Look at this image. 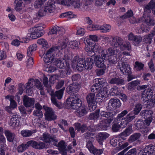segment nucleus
I'll use <instances>...</instances> for the list:
<instances>
[{
    "mask_svg": "<svg viewBox=\"0 0 155 155\" xmlns=\"http://www.w3.org/2000/svg\"><path fill=\"white\" fill-rule=\"evenodd\" d=\"M142 108V106L141 104H137L135 106L134 109V114L137 115L141 110Z\"/></svg>",
    "mask_w": 155,
    "mask_h": 155,
    "instance_id": "nucleus-58",
    "label": "nucleus"
},
{
    "mask_svg": "<svg viewBox=\"0 0 155 155\" xmlns=\"http://www.w3.org/2000/svg\"><path fill=\"white\" fill-rule=\"evenodd\" d=\"M6 145L4 143L1 145L0 148V154L1 155H5V151L7 150Z\"/></svg>",
    "mask_w": 155,
    "mask_h": 155,
    "instance_id": "nucleus-59",
    "label": "nucleus"
},
{
    "mask_svg": "<svg viewBox=\"0 0 155 155\" xmlns=\"http://www.w3.org/2000/svg\"><path fill=\"white\" fill-rule=\"evenodd\" d=\"M36 131L35 130H22L21 131V134L24 137H28L31 136Z\"/></svg>",
    "mask_w": 155,
    "mask_h": 155,
    "instance_id": "nucleus-36",
    "label": "nucleus"
},
{
    "mask_svg": "<svg viewBox=\"0 0 155 155\" xmlns=\"http://www.w3.org/2000/svg\"><path fill=\"white\" fill-rule=\"evenodd\" d=\"M101 68H103L97 69L96 70L97 75L98 76L103 75L105 72L106 67Z\"/></svg>",
    "mask_w": 155,
    "mask_h": 155,
    "instance_id": "nucleus-61",
    "label": "nucleus"
},
{
    "mask_svg": "<svg viewBox=\"0 0 155 155\" xmlns=\"http://www.w3.org/2000/svg\"><path fill=\"white\" fill-rule=\"evenodd\" d=\"M133 13L132 11L131 10H128L124 15H122L121 18L123 19H125L130 18L133 16Z\"/></svg>",
    "mask_w": 155,
    "mask_h": 155,
    "instance_id": "nucleus-55",
    "label": "nucleus"
},
{
    "mask_svg": "<svg viewBox=\"0 0 155 155\" xmlns=\"http://www.w3.org/2000/svg\"><path fill=\"white\" fill-rule=\"evenodd\" d=\"M30 141L31 146L35 148L42 149L46 148L45 143L43 142H37L34 140H30Z\"/></svg>",
    "mask_w": 155,
    "mask_h": 155,
    "instance_id": "nucleus-18",
    "label": "nucleus"
},
{
    "mask_svg": "<svg viewBox=\"0 0 155 155\" xmlns=\"http://www.w3.org/2000/svg\"><path fill=\"white\" fill-rule=\"evenodd\" d=\"M144 66V64L140 62L136 61L134 65V68L137 71H140L143 69Z\"/></svg>",
    "mask_w": 155,
    "mask_h": 155,
    "instance_id": "nucleus-47",
    "label": "nucleus"
},
{
    "mask_svg": "<svg viewBox=\"0 0 155 155\" xmlns=\"http://www.w3.org/2000/svg\"><path fill=\"white\" fill-rule=\"evenodd\" d=\"M94 136V134L90 132H87L84 134V139L91 141H94V139L93 137Z\"/></svg>",
    "mask_w": 155,
    "mask_h": 155,
    "instance_id": "nucleus-49",
    "label": "nucleus"
},
{
    "mask_svg": "<svg viewBox=\"0 0 155 155\" xmlns=\"http://www.w3.org/2000/svg\"><path fill=\"white\" fill-rule=\"evenodd\" d=\"M78 45V43L76 41H71L68 45V46L72 49H75L77 48Z\"/></svg>",
    "mask_w": 155,
    "mask_h": 155,
    "instance_id": "nucleus-63",
    "label": "nucleus"
},
{
    "mask_svg": "<svg viewBox=\"0 0 155 155\" xmlns=\"http://www.w3.org/2000/svg\"><path fill=\"white\" fill-rule=\"evenodd\" d=\"M119 51L116 48L111 47L108 49H104L101 54V57L104 60L107 59L112 55H117Z\"/></svg>",
    "mask_w": 155,
    "mask_h": 155,
    "instance_id": "nucleus-5",
    "label": "nucleus"
},
{
    "mask_svg": "<svg viewBox=\"0 0 155 155\" xmlns=\"http://www.w3.org/2000/svg\"><path fill=\"white\" fill-rule=\"evenodd\" d=\"M104 49H103L101 47L98 45H95L94 46L93 54H89V56L92 57L94 55L95 52H98L101 53V52Z\"/></svg>",
    "mask_w": 155,
    "mask_h": 155,
    "instance_id": "nucleus-42",
    "label": "nucleus"
},
{
    "mask_svg": "<svg viewBox=\"0 0 155 155\" xmlns=\"http://www.w3.org/2000/svg\"><path fill=\"white\" fill-rule=\"evenodd\" d=\"M103 150L102 149H98L94 148L91 153H92L94 155H100L103 153Z\"/></svg>",
    "mask_w": 155,
    "mask_h": 155,
    "instance_id": "nucleus-64",
    "label": "nucleus"
},
{
    "mask_svg": "<svg viewBox=\"0 0 155 155\" xmlns=\"http://www.w3.org/2000/svg\"><path fill=\"white\" fill-rule=\"evenodd\" d=\"M154 36L152 33L144 36L143 39V41L147 44H150L151 43L153 37Z\"/></svg>",
    "mask_w": 155,
    "mask_h": 155,
    "instance_id": "nucleus-46",
    "label": "nucleus"
},
{
    "mask_svg": "<svg viewBox=\"0 0 155 155\" xmlns=\"http://www.w3.org/2000/svg\"><path fill=\"white\" fill-rule=\"evenodd\" d=\"M153 84L150 82L148 84L137 86V89L138 91L147 88L143 92L141 95V99L144 103L148 101L152 97L153 93L151 88L153 86Z\"/></svg>",
    "mask_w": 155,
    "mask_h": 155,
    "instance_id": "nucleus-3",
    "label": "nucleus"
},
{
    "mask_svg": "<svg viewBox=\"0 0 155 155\" xmlns=\"http://www.w3.org/2000/svg\"><path fill=\"white\" fill-rule=\"evenodd\" d=\"M37 43L39 45H41L43 47L45 48H47L48 47V43L44 39H40L38 40Z\"/></svg>",
    "mask_w": 155,
    "mask_h": 155,
    "instance_id": "nucleus-52",
    "label": "nucleus"
},
{
    "mask_svg": "<svg viewBox=\"0 0 155 155\" xmlns=\"http://www.w3.org/2000/svg\"><path fill=\"white\" fill-rule=\"evenodd\" d=\"M66 17H68V18H73L76 17V15L73 14L72 12H68L63 13L60 15V16L61 18H64Z\"/></svg>",
    "mask_w": 155,
    "mask_h": 155,
    "instance_id": "nucleus-53",
    "label": "nucleus"
},
{
    "mask_svg": "<svg viewBox=\"0 0 155 155\" xmlns=\"http://www.w3.org/2000/svg\"><path fill=\"white\" fill-rule=\"evenodd\" d=\"M133 125L132 124L128 125L125 130L120 134V135L121 137H126L129 136L133 132V130L132 129Z\"/></svg>",
    "mask_w": 155,
    "mask_h": 155,
    "instance_id": "nucleus-31",
    "label": "nucleus"
},
{
    "mask_svg": "<svg viewBox=\"0 0 155 155\" xmlns=\"http://www.w3.org/2000/svg\"><path fill=\"white\" fill-rule=\"evenodd\" d=\"M111 27L109 25L105 24L103 25L100 26V30L102 33L109 32L111 30Z\"/></svg>",
    "mask_w": 155,
    "mask_h": 155,
    "instance_id": "nucleus-38",
    "label": "nucleus"
},
{
    "mask_svg": "<svg viewBox=\"0 0 155 155\" xmlns=\"http://www.w3.org/2000/svg\"><path fill=\"white\" fill-rule=\"evenodd\" d=\"M144 22L148 26H153L155 25V20L151 16L148 15H143Z\"/></svg>",
    "mask_w": 155,
    "mask_h": 155,
    "instance_id": "nucleus-24",
    "label": "nucleus"
},
{
    "mask_svg": "<svg viewBox=\"0 0 155 155\" xmlns=\"http://www.w3.org/2000/svg\"><path fill=\"white\" fill-rule=\"evenodd\" d=\"M80 0H71V4H72L74 8H81L82 4L80 2Z\"/></svg>",
    "mask_w": 155,
    "mask_h": 155,
    "instance_id": "nucleus-50",
    "label": "nucleus"
},
{
    "mask_svg": "<svg viewBox=\"0 0 155 155\" xmlns=\"http://www.w3.org/2000/svg\"><path fill=\"white\" fill-rule=\"evenodd\" d=\"M29 31L30 33L27 34V36L33 39L37 38L41 36L45 33L44 31L39 32L38 31H36L34 28H30Z\"/></svg>",
    "mask_w": 155,
    "mask_h": 155,
    "instance_id": "nucleus-12",
    "label": "nucleus"
},
{
    "mask_svg": "<svg viewBox=\"0 0 155 155\" xmlns=\"http://www.w3.org/2000/svg\"><path fill=\"white\" fill-rule=\"evenodd\" d=\"M34 99L30 98L26 95H25L23 98L24 105L26 107H29L32 106L34 103Z\"/></svg>",
    "mask_w": 155,
    "mask_h": 155,
    "instance_id": "nucleus-20",
    "label": "nucleus"
},
{
    "mask_svg": "<svg viewBox=\"0 0 155 155\" xmlns=\"http://www.w3.org/2000/svg\"><path fill=\"white\" fill-rule=\"evenodd\" d=\"M77 70L80 71H82L85 68L84 61L83 58H80L76 66Z\"/></svg>",
    "mask_w": 155,
    "mask_h": 155,
    "instance_id": "nucleus-34",
    "label": "nucleus"
},
{
    "mask_svg": "<svg viewBox=\"0 0 155 155\" xmlns=\"http://www.w3.org/2000/svg\"><path fill=\"white\" fill-rule=\"evenodd\" d=\"M122 50H127L128 51H130L131 49V45L129 42L126 41L125 43L121 45L120 48Z\"/></svg>",
    "mask_w": 155,
    "mask_h": 155,
    "instance_id": "nucleus-43",
    "label": "nucleus"
},
{
    "mask_svg": "<svg viewBox=\"0 0 155 155\" xmlns=\"http://www.w3.org/2000/svg\"><path fill=\"white\" fill-rule=\"evenodd\" d=\"M86 99L88 105L92 103L95 104V94L94 93H89L86 96Z\"/></svg>",
    "mask_w": 155,
    "mask_h": 155,
    "instance_id": "nucleus-27",
    "label": "nucleus"
},
{
    "mask_svg": "<svg viewBox=\"0 0 155 155\" xmlns=\"http://www.w3.org/2000/svg\"><path fill=\"white\" fill-rule=\"evenodd\" d=\"M80 87V85L78 83H73L67 87L66 91L70 94H74L78 92Z\"/></svg>",
    "mask_w": 155,
    "mask_h": 155,
    "instance_id": "nucleus-7",
    "label": "nucleus"
},
{
    "mask_svg": "<svg viewBox=\"0 0 155 155\" xmlns=\"http://www.w3.org/2000/svg\"><path fill=\"white\" fill-rule=\"evenodd\" d=\"M67 103L70 107L73 109H76L81 105V100L77 97L76 94L73 95L67 100Z\"/></svg>",
    "mask_w": 155,
    "mask_h": 155,
    "instance_id": "nucleus-4",
    "label": "nucleus"
},
{
    "mask_svg": "<svg viewBox=\"0 0 155 155\" xmlns=\"http://www.w3.org/2000/svg\"><path fill=\"white\" fill-rule=\"evenodd\" d=\"M55 146H57L58 147L59 150L60 151H64L67 150L66 149V145L63 141H60L58 144L57 143V145Z\"/></svg>",
    "mask_w": 155,
    "mask_h": 155,
    "instance_id": "nucleus-45",
    "label": "nucleus"
},
{
    "mask_svg": "<svg viewBox=\"0 0 155 155\" xmlns=\"http://www.w3.org/2000/svg\"><path fill=\"white\" fill-rule=\"evenodd\" d=\"M95 85H96L97 87L101 85L100 86H108V84L106 80L104 78H97L95 79Z\"/></svg>",
    "mask_w": 155,
    "mask_h": 155,
    "instance_id": "nucleus-26",
    "label": "nucleus"
},
{
    "mask_svg": "<svg viewBox=\"0 0 155 155\" xmlns=\"http://www.w3.org/2000/svg\"><path fill=\"white\" fill-rule=\"evenodd\" d=\"M43 108L45 111L46 120L48 121H51L57 119V116L55 114L54 110L51 108L44 106Z\"/></svg>",
    "mask_w": 155,
    "mask_h": 155,
    "instance_id": "nucleus-6",
    "label": "nucleus"
},
{
    "mask_svg": "<svg viewBox=\"0 0 155 155\" xmlns=\"http://www.w3.org/2000/svg\"><path fill=\"white\" fill-rule=\"evenodd\" d=\"M55 61L56 66L60 68H63L67 64L66 60L64 59H57Z\"/></svg>",
    "mask_w": 155,
    "mask_h": 155,
    "instance_id": "nucleus-33",
    "label": "nucleus"
},
{
    "mask_svg": "<svg viewBox=\"0 0 155 155\" xmlns=\"http://www.w3.org/2000/svg\"><path fill=\"white\" fill-rule=\"evenodd\" d=\"M65 31L63 28L56 26L51 29L50 33L51 34H55L58 37L63 35Z\"/></svg>",
    "mask_w": 155,
    "mask_h": 155,
    "instance_id": "nucleus-15",
    "label": "nucleus"
},
{
    "mask_svg": "<svg viewBox=\"0 0 155 155\" xmlns=\"http://www.w3.org/2000/svg\"><path fill=\"white\" fill-rule=\"evenodd\" d=\"M84 1L83 5L81 7V9L82 11H88L90 10L91 7V5L94 0H83Z\"/></svg>",
    "mask_w": 155,
    "mask_h": 155,
    "instance_id": "nucleus-21",
    "label": "nucleus"
},
{
    "mask_svg": "<svg viewBox=\"0 0 155 155\" xmlns=\"http://www.w3.org/2000/svg\"><path fill=\"white\" fill-rule=\"evenodd\" d=\"M109 135L106 133H102L99 134L98 140L102 141L108 137Z\"/></svg>",
    "mask_w": 155,
    "mask_h": 155,
    "instance_id": "nucleus-60",
    "label": "nucleus"
},
{
    "mask_svg": "<svg viewBox=\"0 0 155 155\" xmlns=\"http://www.w3.org/2000/svg\"><path fill=\"white\" fill-rule=\"evenodd\" d=\"M100 26L96 24H89L87 26V29L90 31L97 30H100Z\"/></svg>",
    "mask_w": 155,
    "mask_h": 155,
    "instance_id": "nucleus-51",
    "label": "nucleus"
},
{
    "mask_svg": "<svg viewBox=\"0 0 155 155\" xmlns=\"http://www.w3.org/2000/svg\"><path fill=\"white\" fill-rule=\"evenodd\" d=\"M100 114L102 117L107 118V122L110 124L113 120L116 113L101 110Z\"/></svg>",
    "mask_w": 155,
    "mask_h": 155,
    "instance_id": "nucleus-10",
    "label": "nucleus"
},
{
    "mask_svg": "<svg viewBox=\"0 0 155 155\" xmlns=\"http://www.w3.org/2000/svg\"><path fill=\"white\" fill-rule=\"evenodd\" d=\"M109 83L111 84L121 85L124 84V81L121 78L117 77L111 78L109 81Z\"/></svg>",
    "mask_w": 155,
    "mask_h": 155,
    "instance_id": "nucleus-19",
    "label": "nucleus"
},
{
    "mask_svg": "<svg viewBox=\"0 0 155 155\" xmlns=\"http://www.w3.org/2000/svg\"><path fill=\"white\" fill-rule=\"evenodd\" d=\"M30 146H31V145L30 141H29L27 142L26 143H22L19 145L17 148V150L19 153H22Z\"/></svg>",
    "mask_w": 155,
    "mask_h": 155,
    "instance_id": "nucleus-28",
    "label": "nucleus"
},
{
    "mask_svg": "<svg viewBox=\"0 0 155 155\" xmlns=\"http://www.w3.org/2000/svg\"><path fill=\"white\" fill-rule=\"evenodd\" d=\"M104 59L101 57L96 56L94 59L96 66L98 68L104 67H106L104 64Z\"/></svg>",
    "mask_w": 155,
    "mask_h": 155,
    "instance_id": "nucleus-23",
    "label": "nucleus"
},
{
    "mask_svg": "<svg viewBox=\"0 0 155 155\" xmlns=\"http://www.w3.org/2000/svg\"><path fill=\"white\" fill-rule=\"evenodd\" d=\"M42 140L46 143H52L54 145H57V143L58 141L55 137H53L48 134H43Z\"/></svg>",
    "mask_w": 155,
    "mask_h": 155,
    "instance_id": "nucleus-14",
    "label": "nucleus"
},
{
    "mask_svg": "<svg viewBox=\"0 0 155 155\" xmlns=\"http://www.w3.org/2000/svg\"><path fill=\"white\" fill-rule=\"evenodd\" d=\"M141 136L140 133H134L130 137L128 140L129 142L132 143L139 139Z\"/></svg>",
    "mask_w": 155,
    "mask_h": 155,
    "instance_id": "nucleus-35",
    "label": "nucleus"
},
{
    "mask_svg": "<svg viewBox=\"0 0 155 155\" xmlns=\"http://www.w3.org/2000/svg\"><path fill=\"white\" fill-rule=\"evenodd\" d=\"M14 3L15 9L16 11L20 12L23 8L24 5L22 0H15Z\"/></svg>",
    "mask_w": 155,
    "mask_h": 155,
    "instance_id": "nucleus-29",
    "label": "nucleus"
},
{
    "mask_svg": "<svg viewBox=\"0 0 155 155\" xmlns=\"http://www.w3.org/2000/svg\"><path fill=\"white\" fill-rule=\"evenodd\" d=\"M43 83L45 87L48 89L47 91L51 96V100L52 102L55 105L59 108L60 106L57 103L55 97H57L58 99H60L62 98L65 87H63L61 89L56 91L54 93V92H51L50 88L51 87V85L49 84L48 78L45 76L44 77L43 79Z\"/></svg>",
    "mask_w": 155,
    "mask_h": 155,
    "instance_id": "nucleus-2",
    "label": "nucleus"
},
{
    "mask_svg": "<svg viewBox=\"0 0 155 155\" xmlns=\"http://www.w3.org/2000/svg\"><path fill=\"white\" fill-rule=\"evenodd\" d=\"M44 2L42 0H36L34 4L35 8H40Z\"/></svg>",
    "mask_w": 155,
    "mask_h": 155,
    "instance_id": "nucleus-62",
    "label": "nucleus"
},
{
    "mask_svg": "<svg viewBox=\"0 0 155 155\" xmlns=\"http://www.w3.org/2000/svg\"><path fill=\"white\" fill-rule=\"evenodd\" d=\"M54 60V57L50 56L49 54H46L44 55L43 60L45 63L50 64Z\"/></svg>",
    "mask_w": 155,
    "mask_h": 155,
    "instance_id": "nucleus-39",
    "label": "nucleus"
},
{
    "mask_svg": "<svg viewBox=\"0 0 155 155\" xmlns=\"http://www.w3.org/2000/svg\"><path fill=\"white\" fill-rule=\"evenodd\" d=\"M68 40H63L61 41H59L58 42L60 43L59 46V50H62L66 47L68 43Z\"/></svg>",
    "mask_w": 155,
    "mask_h": 155,
    "instance_id": "nucleus-48",
    "label": "nucleus"
},
{
    "mask_svg": "<svg viewBox=\"0 0 155 155\" xmlns=\"http://www.w3.org/2000/svg\"><path fill=\"white\" fill-rule=\"evenodd\" d=\"M128 113L127 110H125L118 115L116 119L119 122L114 121L112 126V129L113 132L118 131L120 127H126L129 122L135 118V116L131 113H129L125 117Z\"/></svg>",
    "mask_w": 155,
    "mask_h": 155,
    "instance_id": "nucleus-1",
    "label": "nucleus"
},
{
    "mask_svg": "<svg viewBox=\"0 0 155 155\" xmlns=\"http://www.w3.org/2000/svg\"><path fill=\"white\" fill-rule=\"evenodd\" d=\"M86 141V147L91 152L95 148L92 143L94 141L87 140Z\"/></svg>",
    "mask_w": 155,
    "mask_h": 155,
    "instance_id": "nucleus-57",
    "label": "nucleus"
},
{
    "mask_svg": "<svg viewBox=\"0 0 155 155\" xmlns=\"http://www.w3.org/2000/svg\"><path fill=\"white\" fill-rule=\"evenodd\" d=\"M94 61L93 59L91 58H87L84 61L85 69L87 70L91 69L93 65Z\"/></svg>",
    "mask_w": 155,
    "mask_h": 155,
    "instance_id": "nucleus-30",
    "label": "nucleus"
},
{
    "mask_svg": "<svg viewBox=\"0 0 155 155\" xmlns=\"http://www.w3.org/2000/svg\"><path fill=\"white\" fill-rule=\"evenodd\" d=\"M109 86H100L99 87V89L98 91V93L96 95V97H98L99 99H101L104 97L107 96L108 89Z\"/></svg>",
    "mask_w": 155,
    "mask_h": 155,
    "instance_id": "nucleus-13",
    "label": "nucleus"
},
{
    "mask_svg": "<svg viewBox=\"0 0 155 155\" xmlns=\"http://www.w3.org/2000/svg\"><path fill=\"white\" fill-rule=\"evenodd\" d=\"M144 10L143 15H147V14L150 13L151 10L154 14V10L155 9V2L151 0L147 5H145L143 7Z\"/></svg>",
    "mask_w": 155,
    "mask_h": 155,
    "instance_id": "nucleus-8",
    "label": "nucleus"
},
{
    "mask_svg": "<svg viewBox=\"0 0 155 155\" xmlns=\"http://www.w3.org/2000/svg\"><path fill=\"white\" fill-rule=\"evenodd\" d=\"M59 50V47L57 46H55L52 47L49 49L47 51L46 53L47 54H48L51 57H54V53L55 52Z\"/></svg>",
    "mask_w": 155,
    "mask_h": 155,
    "instance_id": "nucleus-41",
    "label": "nucleus"
},
{
    "mask_svg": "<svg viewBox=\"0 0 155 155\" xmlns=\"http://www.w3.org/2000/svg\"><path fill=\"white\" fill-rule=\"evenodd\" d=\"M37 47L36 44H33L31 45L28 48L27 56L29 57L31 56L32 55V52L36 50Z\"/></svg>",
    "mask_w": 155,
    "mask_h": 155,
    "instance_id": "nucleus-40",
    "label": "nucleus"
},
{
    "mask_svg": "<svg viewBox=\"0 0 155 155\" xmlns=\"http://www.w3.org/2000/svg\"><path fill=\"white\" fill-rule=\"evenodd\" d=\"M119 66H121L120 67V69L121 72L124 74H129L131 72V68L130 66L124 62L120 61L119 62Z\"/></svg>",
    "mask_w": 155,
    "mask_h": 155,
    "instance_id": "nucleus-9",
    "label": "nucleus"
},
{
    "mask_svg": "<svg viewBox=\"0 0 155 155\" xmlns=\"http://www.w3.org/2000/svg\"><path fill=\"white\" fill-rule=\"evenodd\" d=\"M55 5L52 2H48L44 9L47 13H53L55 11Z\"/></svg>",
    "mask_w": 155,
    "mask_h": 155,
    "instance_id": "nucleus-22",
    "label": "nucleus"
},
{
    "mask_svg": "<svg viewBox=\"0 0 155 155\" xmlns=\"http://www.w3.org/2000/svg\"><path fill=\"white\" fill-rule=\"evenodd\" d=\"M120 52H118V54H119ZM117 55H112L111 56L108 58L107 60H108V62L110 64H116L117 62Z\"/></svg>",
    "mask_w": 155,
    "mask_h": 155,
    "instance_id": "nucleus-44",
    "label": "nucleus"
},
{
    "mask_svg": "<svg viewBox=\"0 0 155 155\" xmlns=\"http://www.w3.org/2000/svg\"><path fill=\"white\" fill-rule=\"evenodd\" d=\"M76 109V114L79 117H81L87 114V107L84 105L78 107Z\"/></svg>",
    "mask_w": 155,
    "mask_h": 155,
    "instance_id": "nucleus-16",
    "label": "nucleus"
},
{
    "mask_svg": "<svg viewBox=\"0 0 155 155\" xmlns=\"http://www.w3.org/2000/svg\"><path fill=\"white\" fill-rule=\"evenodd\" d=\"M19 124V121L18 118V115L14 114L12 116L10 120V124L11 126L14 127L18 126Z\"/></svg>",
    "mask_w": 155,
    "mask_h": 155,
    "instance_id": "nucleus-25",
    "label": "nucleus"
},
{
    "mask_svg": "<svg viewBox=\"0 0 155 155\" xmlns=\"http://www.w3.org/2000/svg\"><path fill=\"white\" fill-rule=\"evenodd\" d=\"M99 110H96L94 113L91 114L89 116V118L91 120H94L97 119L99 117Z\"/></svg>",
    "mask_w": 155,
    "mask_h": 155,
    "instance_id": "nucleus-54",
    "label": "nucleus"
},
{
    "mask_svg": "<svg viewBox=\"0 0 155 155\" xmlns=\"http://www.w3.org/2000/svg\"><path fill=\"white\" fill-rule=\"evenodd\" d=\"M153 112L149 110H142L140 113V115L145 119L152 118Z\"/></svg>",
    "mask_w": 155,
    "mask_h": 155,
    "instance_id": "nucleus-32",
    "label": "nucleus"
},
{
    "mask_svg": "<svg viewBox=\"0 0 155 155\" xmlns=\"http://www.w3.org/2000/svg\"><path fill=\"white\" fill-rule=\"evenodd\" d=\"M129 20L130 23L134 24L141 22L142 21V19H141V18L136 19L133 16L130 18Z\"/></svg>",
    "mask_w": 155,
    "mask_h": 155,
    "instance_id": "nucleus-56",
    "label": "nucleus"
},
{
    "mask_svg": "<svg viewBox=\"0 0 155 155\" xmlns=\"http://www.w3.org/2000/svg\"><path fill=\"white\" fill-rule=\"evenodd\" d=\"M112 40L110 42L112 45L114 46L115 48H120L121 45L123 44L122 39L119 37H115L112 38Z\"/></svg>",
    "mask_w": 155,
    "mask_h": 155,
    "instance_id": "nucleus-17",
    "label": "nucleus"
},
{
    "mask_svg": "<svg viewBox=\"0 0 155 155\" xmlns=\"http://www.w3.org/2000/svg\"><path fill=\"white\" fill-rule=\"evenodd\" d=\"M5 133L8 140L10 142H12L15 137V134L8 130H5Z\"/></svg>",
    "mask_w": 155,
    "mask_h": 155,
    "instance_id": "nucleus-37",
    "label": "nucleus"
},
{
    "mask_svg": "<svg viewBox=\"0 0 155 155\" xmlns=\"http://www.w3.org/2000/svg\"><path fill=\"white\" fill-rule=\"evenodd\" d=\"M121 106L119 100L117 98L112 99L110 100L108 104V108L110 110L118 108Z\"/></svg>",
    "mask_w": 155,
    "mask_h": 155,
    "instance_id": "nucleus-11",
    "label": "nucleus"
}]
</instances>
